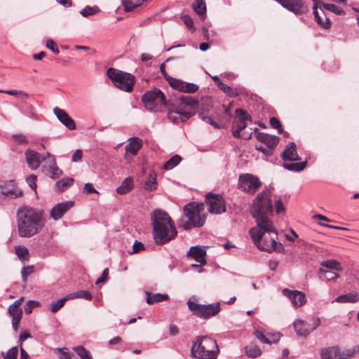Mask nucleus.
<instances>
[{
  "instance_id": "obj_1",
  "label": "nucleus",
  "mask_w": 359,
  "mask_h": 359,
  "mask_svg": "<svg viewBox=\"0 0 359 359\" xmlns=\"http://www.w3.org/2000/svg\"><path fill=\"white\" fill-rule=\"evenodd\" d=\"M258 224L249 231V234L257 248L262 251L272 252L276 250L280 252L283 245L278 243V232L273 222Z\"/></svg>"
},
{
  "instance_id": "obj_2",
  "label": "nucleus",
  "mask_w": 359,
  "mask_h": 359,
  "mask_svg": "<svg viewBox=\"0 0 359 359\" xmlns=\"http://www.w3.org/2000/svg\"><path fill=\"white\" fill-rule=\"evenodd\" d=\"M152 236L156 245H162L173 240L177 234L174 222L165 211L157 209L151 217Z\"/></svg>"
},
{
  "instance_id": "obj_3",
  "label": "nucleus",
  "mask_w": 359,
  "mask_h": 359,
  "mask_svg": "<svg viewBox=\"0 0 359 359\" xmlns=\"http://www.w3.org/2000/svg\"><path fill=\"white\" fill-rule=\"evenodd\" d=\"M18 234L22 238H30L42 228L43 211L22 205L16 213Z\"/></svg>"
},
{
  "instance_id": "obj_4",
  "label": "nucleus",
  "mask_w": 359,
  "mask_h": 359,
  "mask_svg": "<svg viewBox=\"0 0 359 359\" xmlns=\"http://www.w3.org/2000/svg\"><path fill=\"white\" fill-rule=\"evenodd\" d=\"M219 352L217 341L208 335L196 337L190 348L191 356L196 359H217Z\"/></svg>"
},
{
  "instance_id": "obj_5",
  "label": "nucleus",
  "mask_w": 359,
  "mask_h": 359,
  "mask_svg": "<svg viewBox=\"0 0 359 359\" xmlns=\"http://www.w3.org/2000/svg\"><path fill=\"white\" fill-rule=\"evenodd\" d=\"M251 212L259 226L263 223L272 222L269 215L273 213V205L268 191H262L257 194L252 201Z\"/></svg>"
},
{
  "instance_id": "obj_6",
  "label": "nucleus",
  "mask_w": 359,
  "mask_h": 359,
  "mask_svg": "<svg viewBox=\"0 0 359 359\" xmlns=\"http://www.w3.org/2000/svg\"><path fill=\"white\" fill-rule=\"evenodd\" d=\"M313 15L316 22L322 27L328 29L331 25V21L325 13V11H330L334 14L344 15V11L332 4H325L320 0H313Z\"/></svg>"
},
{
  "instance_id": "obj_7",
  "label": "nucleus",
  "mask_w": 359,
  "mask_h": 359,
  "mask_svg": "<svg viewBox=\"0 0 359 359\" xmlns=\"http://www.w3.org/2000/svg\"><path fill=\"white\" fill-rule=\"evenodd\" d=\"M107 74L114 86L119 90L127 93L133 91L135 77L132 74L110 67L107 69Z\"/></svg>"
},
{
  "instance_id": "obj_8",
  "label": "nucleus",
  "mask_w": 359,
  "mask_h": 359,
  "mask_svg": "<svg viewBox=\"0 0 359 359\" xmlns=\"http://www.w3.org/2000/svg\"><path fill=\"white\" fill-rule=\"evenodd\" d=\"M142 101L145 108L150 111L161 112L167 107L164 93L157 88L144 93L142 97Z\"/></svg>"
},
{
  "instance_id": "obj_9",
  "label": "nucleus",
  "mask_w": 359,
  "mask_h": 359,
  "mask_svg": "<svg viewBox=\"0 0 359 359\" xmlns=\"http://www.w3.org/2000/svg\"><path fill=\"white\" fill-rule=\"evenodd\" d=\"M183 212L194 228H200L205 224L207 214L204 211L203 203H189L184 205Z\"/></svg>"
},
{
  "instance_id": "obj_10",
  "label": "nucleus",
  "mask_w": 359,
  "mask_h": 359,
  "mask_svg": "<svg viewBox=\"0 0 359 359\" xmlns=\"http://www.w3.org/2000/svg\"><path fill=\"white\" fill-rule=\"evenodd\" d=\"M187 306L194 316L201 319H209L217 315L221 311L219 302L201 304L189 299L187 301Z\"/></svg>"
},
{
  "instance_id": "obj_11",
  "label": "nucleus",
  "mask_w": 359,
  "mask_h": 359,
  "mask_svg": "<svg viewBox=\"0 0 359 359\" xmlns=\"http://www.w3.org/2000/svg\"><path fill=\"white\" fill-rule=\"evenodd\" d=\"M259 178L251 173H243L238 177V188L249 195H254L262 187Z\"/></svg>"
},
{
  "instance_id": "obj_12",
  "label": "nucleus",
  "mask_w": 359,
  "mask_h": 359,
  "mask_svg": "<svg viewBox=\"0 0 359 359\" xmlns=\"http://www.w3.org/2000/svg\"><path fill=\"white\" fill-rule=\"evenodd\" d=\"M205 202L211 214L219 215L226 212L225 200L221 194L208 192L205 194Z\"/></svg>"
},
{
  "instance_id": "obj_13",
  "label": "nucleus",
  "mask_w": 359,
  "mask_h": 359,
  "mask_svg": "<svg viewBox=\"0 0 359 359\" xmlns=\"http://www.w3.org/2000/svg\"><path fill=\"white\" fill-rule=\"evenodd\" d=\"M169 85L174 89L185 93H196L199 87L194 83H188L172 77L167 78Z\"/></svg>"
},
{
  "instance_id": "obj_14",
  "label": "nucleus",
  "mask_w": 359,
  "mask_h": 359,
  "mask_svg": "<svg viewBox=\"0 0 359 359\" xmlns=\"http://www.w3.org/2000/svg\"><path fill=\"white\" fill-rule=\"evenodd\" d=\"M0 192L2 195L8 196L11 198L21 197L23 194L22 190L18 188L17 184L13 180L5 181L0 184Z\"/></svg>"
},
{
  "instance_id": "obj_15",
  "label": "nucleus",
  "mask_w": 359,
  "mask_h": 359,
  "mask_svg": "<svg viewBox=\"0 0 359 359\" xmlns=\"http://www.w3.org/2000/svg\"><path fill=\"white\" fill-rule=\"evenodd\" d=\"M282 6L295 15H302L309 11L302 0H284Z\"/></svg>"
},
{
  "instance_id": "obj_16",
  "label": "nucleus",
  "mask_w": 359,
  "mask_h": 359,
  "mask_svg": "<svg viewBox=\"0 0 359 359\" xmlns=\"http://www.w3.org/2000/svg\"><path fill=\"white\" fill-rule=\"evenodd\" d=\"M74 205V201H73L57 203L50 211V217L54 220L60 219L67 211L72 208Z\"/></svg>"
},
{
  "instance_id": "obj_17",
  "label": "nucleus",
  "mask_w": 359,
  "mask_h": 359,
  "mask_svg": "<svg viewBox=\"0 0 359 359\" xmlns=\"http://www.w3.org/2000/svg\"><path fill=\"white\" fill-rule=\"evenodd\" d=\"M282 293L290 300L292 306L294 307H300L306 302L305 294L302 292L285 288L283 290Z\"/></svg>"
},
{
  "instance_id": "obj_18",
  "label": "nucleus",
  "mask_w": 359,
  "mask_h": 359,
  "mask_svg": "<svg viewBox=\"0 0 359 359\" xmlns=\"http://www.w3.org/2000/svg\"><path fill=\"white\" fill-rule=\"evenodd\" d=\"M53 112L60 123L67 129L74 130L76 128L75 121L64 109L56 107L53 109Z\"/></svg>"
},
{
  "instance_id": "obj_19",
  "label": "nucleus",
  "mask_w": 359,
  "mask_h": 359,
  "mask_svg": "<svg viewBox=\"0 0 359 359\" xmlns=\"http://www.w3.org/2000/svg\"><path fill=\"white\" fill-rule=\"evenodd\" d=\"M255 135L258 141L264 144L268 148L273 151H274L280 140L278 136L271 135L262 132H258Z\"/></svg>"
},
{
  "instance_id": "obj_20",
  "label": "nucleus",
  "mask_w": 359,
  "mask_h": 359,
  "mask_svg": "<svg viewBox=\"0 0 359 359\" xmlns=\"http://www.w3.org/2000/svg\"><path fill=\"white\" fill-rule=\"evenodd\" d=\"M46 164L50 177L53 179L58 178L62 175V170L57 165L56 160L54 156L46 152Z\"/></svg>"
},
{
  "instance_id": "obj_21",
  "label": "nucleus",
  "mask_w": 359,
  "mask_h": 359,
  "mask_svg": "<svg viewBox=\"0 0 359 359\" xmlns=\"http://www.w3.org/2000/svg\"><path fill=\"white\" fill-rule=\"evenodd\" d=\"M321 359H342V350L339 346H333L322 348Z\"/></svg>"
},
{
  "instance_id": "obj_22",
  "label": "nucleus",
  "mask_w": 359,
  "mask_h": 359,
  "mask_svg": "<svg viewBox=\"0 0 359 359\" xmlns=\"http://www.w3.org/2000/svg\"><path fill=\"white\" fill-rule=\"evenodd\" d=\"M187 255L194 259L197 262L201 265L206 264L205 257L206 255L205 250L201 246H192L189 248Z\"/></svg>"
},
{
  "instance_id": "obj_23",
  "label": "nucleus",
  "mask_w": 359,
  "mask_h": 359,
  "mask_svg": "<svg viewBox=\"0 0 359 359\" xmlns=\"http://www.w3.org/2000/svg\"><path fill=\"white\" fill-rule=\"evenodd\" d=\"M281 157L284 161H296L300 159L297 152L294 142H292L288 144L285 149L282 152Z\"/></svg>"
},
{
  "instance_id": "obj_24",
  "label": "nucleus",
  "mask_w": 359,
  "mask_h": 359,
  "mask_svg": "<svg viewBox=\"0 0 359 359\" xmlns=\"http://www.w3.org/2000/svg\"><path fill=\"white\" fill-rule=\"evenodd\" d=\"M26 161L32 170L36 169L41 162V156L39 153L27 149L25 152Z\"/></svg>"
},
{
  "instance_id": "obj_25",
  "label": "nucleus",
  "mask_w": 359,
  "mask_h": 359,
  "mask_svg": "<svg viewBox=\"0 0 359 359\" xmlns=\"http://www.w3.org/2000/svg\"><path fill=\"white\" fill-rule=\"evenodd\" d=\"M23 297H20L9 306L8 312L10 316L12 318V320L22 318V311L20 308V305L23 302Z\"/></svg>"
},
{
  "instance_id": "obj_26",
  "label": "nucleus",
  "mask_w": 359,
  "mask_h": 359,
  "mask_svg": "<svg viewBox=\"0 0 359 359\" xmlns=\"http://www.w3.org/2000/svg\"><path fill=\"white\" fill-rule=\"evenodd\" d=\"M254 334L260 342L267 344L276 343L280 338V334L279 333L266 336L262 331L258 330L254 332Z\"/></svg>"
},
{
  "instance_id": "obj_27",
  "label": "nucleus",
  "mask_w": 359,
  "mask_h": 359,
  "mask_svg": "<svg viewBox=\"0 0 359 359\" xmlns=\"http://www.w3.org/2000/svg\"><path fill=\"white\" fill-rule=\"evenodd\" d=\"M129 140L130 143L125 147L126 152L132 156H135L142 147V140L137 137H133Z\"/></svg>"
},
{
  "instance_id": "obj_28",
  "label": "nucleus",
  "mask_w": 359,
  "mask_h": 359,
  "mask_svg": "<svg viewBox=\"0 0 359 359\" xmlns=\"http://www.w3.org/2000/svg\"><path fill=\"white\" fill-rule=\"evenodd\" d=\"M293 325L298 335L306 337L311 333V325L306 321L298 319L293 323Z\"/></svg>"
},
{
  "instance_id": "obj_29",
  "label": "nucleus",
  "mask_w": 359,
  "mask_h": 359,
  "mask_svg": "<svg viewBox=\"0 0 359 359\" xmlns=\"http://www.w3.org/2000/svg\"><path fill=\"white\" fill-rule=\"evenodd\" d=\"M74 182V180L72 177H65L57 180L55 184V190L57 192L62 193L71 187Z\"/></svg>"
},
{
  "instance_id": "obj_30",
  "label": "nucleus",
  "mask_w": 359,
  "mask_h": 359,
  "mask_svg": "<svg viewBox=\"0 0 359 359\" xmlns=\"http://www.w3.org/2000/svg\"><path fill=\"white\" fill-rule=\"evenodd\" d=\"M133 187V180L132 177H128L122 182L120 187L116 188V192L120 195H123L130 192Z\"/></svg>"
},
{
  "instance_id": "obj_31",
  "label": "nucleus",
  "mask_w": 359,
  "mask_h": 359,
  "mask_svg": "<svg viewBox=\"0 0 359 359\" xmlns=\"http://www.w3.org/2000/svg\"><path fill=\"white\" fill-rule=\"evenodd\" d=\"M146 302L149 304H153L157 302H161L168 299V294L156 293L151 294L149 292H145Z\"/></svg>"
},
{
  "instance_id": "obj_32",
  "label": "nucleus",
  "mask_w": 359,
  "mask_h": 359,
  "mask_svg": "<svg viewBox=\"0 0 359 359\" xmlns=\"http://www.w3.org/2000/svg\"><path fill=\"white\" fill-rule=\"evenodd\" d=\"M336 302L343 303H355L359 301V294L357 292H351L346 294L339 295L336 298Z\"/></svg>"
},
{
  "instance_id": "obj_33",
  "label": "nucleus",
  "mask_w": 359,
  "mask_h": 359,
  "mask_svg": "<svg viewBox=\"0 0 359 359\" xmlns=\"http://www.w3.org/2000/svg\"><path fill=\"white\" fill-rule=\"evenodd\" d=\"M320 266L326 269L335 270L337 271H343V268L340 262L336 261L335 259L323 260L320 262Z\"/></svg>"
},
{
  "instance_id": "obj_34",
  "label": "nucleus",
  "mask_w": 359,
  "mask_h": 359,
  "mask_svg": "<svg viewBox=\"0 0 359 359\" xmlns=\"http://www.w3.org/2000/svg\"><path fill=\"white\" fill-rule=\"evenodd\" d=\"M194 11L201 18H204L206 14V6L205 0H196L192 5Z\"/></svg>"
},
{
  "instance_id": "obj_35",
  "label": "nucleus",
  "mask_w": 359,
  "mask_h": 359,
  "mask_svg": "<svg viewBox=\"0 0 359 359\" xmlns=\"http://www.w3.org/2000/svg\"><path fill=\"white\" fill-rule=\"evenodd\" d=\"M318 272L320 274V278L322 280H325L327 281H334L339 277V275L337 274V273L325 270L322 268L319 269Z\"/></svg>"
},
{
  "instance_id": "obj_36",
  "label": "nucleus",
  "mask_w": 359,
  "mask_h": 359,
  "mask_svg": "<svg viewBox=\"0 0 359 359\" xmlns=\"http://www.w3.org/2000/svg\"><path fill=\"white\" fill-rule=\"evenodd\" d=\"M306 161L299 162V163H284L283 166L285 169L290 170L299 172L303 170L306 166Z\"/></svg>"
},
{
  "instance_id": "obj_37",
  "label": "nucleus",
  "mask_w": 359,
  "mask_h": 359,
  "mask_svg": "<svg viewBox=\"0 0 359 359\" xmlns=\"http://www.w3.org/2000/svg\"><path fill=\"white\" fill-rule=\"evenodd\" d=\"M179 101L182 105L185 107H196L198 101L189 95H182L179 97Z\"/></svg>"
},
{
  "instance_id": "obj_38",
  "label": "nucleus",
  "mask_w": 359,
  "mask_h": 359,
  "mask_svg": "<svg viewBox=\"0 0 359 359\" xmlns=\"http://www.w3.org/2000/svg\"><path fill=\"white\" fill-rule=\"evenodd\" d=\"M15 252L20 261H28L29 250L26 247L22 245H18L15 248Z\"/></svg>"
},
{
  "instance_id": "obj_39",
  "label": "nucleus",
  "mask_w": 359,
  "mask_h": 359,
  "mask_svg": "<svg viewBox=\"0 0 359 359\" xmlns=\"http://www.w3.org/2000/svg\"><path fill=\"white\" fill-rule=\"evenodd\" d=\"M147 191H153L157 189L156 175L150 174L144 185Z\"/></svg>"
},
{
  "instance_id": "obj_40",
  "label": "nucleus",
  "mask_w": 359,
  "mask_h": 359,
  "mask_svg": "<svg viewBox=\"0 0 359 359\" xmlns=\"http://www.w3.org/2000/svg\"><path fill=\"white\" fill-rule=\"evenodd\" d=\"M219 88L229 97H236L238 96L239 93L236 88H231L223 82H219Z\"/></svg>"
},
{
  "instance_id": "obj_41",
  "label": "nucleus",
  "mask_w": 359,
  "mask_h": 359,
  "mask_svg": "<svg viewBox=\"0 0 359 359\" xmlns=\"http://www.w3.org/2000/svg\"><path fill=\"white\" fill-rule=\"evenodd\" d=\"M245 353L248 357L257 358L262 354V351L258 346L252 345L245 347Z\"/></svg>"
},
{
  "instance_id": "obj_42",
  "label": "nucleus",
  "mask_w": 359,
  "mask_h": 359,
  "mask_svg": "<svg viewBox=\"0 0 359 359\" xmlns=\"http://www.w3.org/2000/svg\"><path fill=\"white\" fill-rule=\"evenodd\" d=\"M69 297H70V296H69V294H68V295L58 299L57 302L51 303L50 304V311L53 313H55L57 311H59L65 305V303L67 300L70 299Z\"/></svg>"
},
{
  "instance_id": "obj_43",
  "label": "nucleus",
  "mask_w": 359,
  "mask_h": 359,
  "mask_svg": "<svg viewBox=\"0 0 359 359\" xmlns=\"http://www.w3.org/2000/svg\"><path fill=\"white\" fill-rule=\"evenodd\" d=\"M182 161V158L179 155H175L168 159L164 164L163 167L165 170H171L177 165L180 161Z\"/></svg>"
},
{
  "instance_id": "obj_44",
  "label": "nucleus",
  "mask_w": 359,
  "mask_h": 359,
  "mask_svg": "<svg viewBox=\"0 0 359 359\" xmlns=\"http://www.w3.org/2000/svg\"><path fill=\"white\" fill-rule=\"evenodd\" d=\"M69 296H70V299H73L74 298H80L84 299L86 300H91L93 297L91 293L86 290H79L77 292L69 294Z\"/></svg>"
},
{
  "instance_id": "obj_45",
  "label": "nucleus",
  "mask_w": 359,
  "mask_h": 359,
  "mask_svg": "<svg viewBox=\"0 0 359 359\" xmlns=\"http://www.w3.org/2000/svg\"><path fill=\"white\" fill-rule=\"evenodd\" d=\"M100 8L97 6H86L85 8H83L81 11L80 13L83 17H88L90 15H93L97 14L100 12Z\"/></svg>"
},
{
  "instance_id": "obj_46",
  "label": "nucleus",
  "mask_w": 359,
  "mask_h": 359,
  "mask_svg": "<svg viewBox=\"0 0 359 359\" xmlns=\"http://www.w3.org/2000/svg\"><path fill=\"white\" fill-rule=\"evenodd\" d=\"M145 0H123L126 11H131L141 5Z\"/></svg>"
},
{
  "instance_id": "obj_47",
  "label": "nucleus",
  "mask_w": 359,
  "mask_h": 359,
  "mask_svg": "<svg viewBox=\"0 0 359 359\" xmlns=\"http://www.w3.org/2000/svg\"><path fill=\"white\" fill-rule=\"evenodd\" d=\"M236 117L238 121L247 122L252 121V118L250 115L247 112V111L243 109H236L235 111Z\"/></svg>"
},
{
  "instance_id": "obj_48",
  "label": "nucleus",
  "mask_w": 359,
  "mask_h": 359,
  "mask_svg": "<svg viewBox=\"0 0 359 359\" xmlns=\"http://www.w3.org/2000/svg\"><path fill=\"white\" fill-rule=\"evenodd\" d=\"M74 351L81 359H93L90 352L82 346L74 347Z\"/></svg>"
},
{
  "instance_id": "obj_49",
  "label": "nucleus",
  "mask_w": 359,
  "mask_h": 359,
  "mask_svg": "<svg viewBox=\"0 0 359 359\" xmlns=\"http://www.w3.org/2000/svg\"><path fill=\"white\" fill-rule=\"evenodd\" d=\"M358 353H359V345H355L345 351H342V359H350Z\"/></svg>"
},
{
  "instance_id": "obj_50",
  "label": "nucleus",
  "mask_w": 359,
  "mask_h": 359,
  "mask_svg": "<svg viewBox=\"0 0 359 359\" xmlns=\"http://www.w3.org/2000/svg\"><path fill=\"white\" fill-rule=\"evenodd\" d=\"M175 112L179 115L180 119L182 121L188 120L194 115V113L191 111H183L180 107H176L175 109Z\"/></svg>"
},
{
  "instance_id": "obj_51",
  "label": "nucleus",
  "mask_w": 359,
  "mask_h": 359,
  "mask_svg": "<svg viewBox=\"0 0 359 359\" xmlns=\"http://www.w3.org/2000/svg\"><path fill=\"white\" fill-rule=\"evenodd\" d=\"M182 20L185 25L188 27L191 33H194L196 30L194 21L189 15H184L182 16Z\"/></svg>"
},
{
  "instance_id": "obj_52",
  "label": "nucleus",
  "mask_w": 359,
  "mask_h": 359,
  "mask_svg": "<svg viewBox=\"0 0 359 359\" xmlns=\"http://www.w3.org/2000/svg\"><path fill=\"white\" fill-rule=\"evenodd\" d=\"M34 272V266H28L22 268L21 271L22 278L24 283L27 280V277Z\"/></svg>"
},
{
  "instance_id": "obj_53",
  "label": "nucleus",
  "mask_w": 359,
  "mask_h": 359,
  "mask_svg": "<svg viewBox=\"0 0 359 359\" xmlns=\"http://www.w3.org/2000/svg\"><path fill=\"white\" fill-rule=\"evenodd\" d=\"M271 126L278 130L279 134L283 133V128L280 121L276 117H271L269 120Z\"/></svg>"
},
{
  "instance_id": "obj_54",
  "label": "nucleus",
  "mask_w": 359,
  "mask_h": 359,
  "mask_svg": "<svg viewBox=\"0 0 359 359\" xmlns=\"http://www.w3.org/2000/svg\"><path fill=\"white\" fill-rule=\"evenodd\" d=\"M39 303L34 300H29L26 305L24 306V310L26 314H29L32 311V309L37 306Z\"/></svg>"
},
{
  "instance_id": "obj_55",
  "label": "nucleus",
  "mask_w": 359,
  "mask_h": 359,
  "mask_svg": "<svg viewBox=\"0 0 359 359\" xmlns=\"http://www.w3.org/2000/svg\"><path fill=\"white\" fill-rule=\"evenodd\" d=\"M255 149L262 152L263 154H264L266 156H271L273 154V151L271 149L266 147H264L262 145H255Z\"/></svg>"
},
{
  "instance_id": "obj_56",
  "label": "nucleus",
  "mask_w": 359,
  "mask_h": 359,
  "mask_svg": "<svg viewBox=\"0 0 359 359\" xmlns=\"http://www.w3.org/2000/svg\"><path fill=\"white\" fill-rule=\"evenodd\" d=\"M26 182L30 188H32L33 190H36V176L35 175H30L28 177H27Z\"/></svg>"
},
{
  "instance_id": "obj_57",
  "label": "nucleus",
  "mask_w": 359,
  "mask_h": 359,
  "mask_svg": "<svg viewBox=\"0 0 359 359\" xmlns=\"http://www.w3.org/2000/svg\"><path fill=\"white\" fill-rule=\"evenodd\" d=\"M18 350L17 347H13L10 348L4 359H16L18 355Z\"/></svg>"
},
{
  "instance_id": "obj_58",
  "label": "nucleus",
  "mask_w": 359,
  "mask_h": 359,
  "mask_svg": "<svg viewBox=\"0 0 359 359\" xmlns=\"http://www.w3.org/2000/svg\"><path fill=\"white\" fill-rule=\"evenodd\" d=\"M46 48L50 49L55 54H58L60 53L57 44L51 39H48L46 41Z\"/></svg>"
},
{
  "instance_id": "obj_59",
  "label": "nucleus",
  "mask_w": 359,
  "mask_h": 359,
  "mask_svg": "<svg viewBox=\"0 0 359 359\" xmlns=\"http://www.w3.org/2000/svg\"><path fill=\"white\" fill-rule=\"evenodd\" d=\"M109 270L108 269H105L102 275L96 280L95 284L98 285L100 283H106L108 279Z\"/></svg>"
},
{
  "instance_id": "obj_60",
  "label": "nucleus",
  "mask_w": 359,
  "mask_h": 359,
  "mask_svg": "<svg viewBox=\"0 0 359 359\" xmlns=\"http://www.w3.org/2000/svg\"><path fill=\"white\" fill-rule=\"evenodd\" d=\"M13 140L17 142L20 144H25L27 142V137L25 135L19 134V135H13Z\"/></svg>"
},
{
  "instance_id": "obj_61",
  "label": "nucleus",
  "mask_w": 359,
  "mask_h": 359,
  "mask_svg": "<svg viewBox=\"0 0 359 359\" xmlns=\"http://www.w3.org/2000/svg\"><path fill=\"white\" fill-rule=\"evenodd\" d=\"M168 118L174 123H177L180 119L179 115L175 114V109H170L168 113Z\"/></svg>"
},
{
  "instance_id": "obj_62",
  "label": "nucleus",
  "mask_w": 359,
  "mask_h": 359,
  "mask_svg": "<svg viewBox=\"0 0 359 359\" xmlns=\"http://www.w3.org/2000/svg\"><path fill=\"white\" fill-rule=\"evenodd\" d=\"M83 191L87 194L98 193L97 191L94 188L93 184L90 182L86 183L84 184Z\"/></svg>"
},
{
  "instance_id": "obj_63",
  "label": "nucleus",
  "mask_w": 359,
  "mask_h": 359,
  "mask_svg": "<svg viewBox=\"0 0 359 359\" xmlns=\"http://www.w3.org/2000/svg\"><path fill=\"white\" fill-rule=\"evenodd\" d=\"M179 227L183 229L184 230L189 231L191 229L193 226L191 222L188 219V221H184L181 219L178 224Z\"/></svg>"
},
{
  "instance_id": "obj_64",
  "label": "nucleus",
  "mask_w": 359,
  "mask_h": 359,
  "mask_svg": "<svg viewBox=\"0 0 359 359\" xmlns=\"http://www.w3.org/2000/svg\"><path fill=\"white\" fill-rule=\"evenodd\" d=\"M144 249V245L142 243L135 241L133 245V252L132 253H137L139 252L141 250H143Z\"/></svg>"
}]
</instances>
